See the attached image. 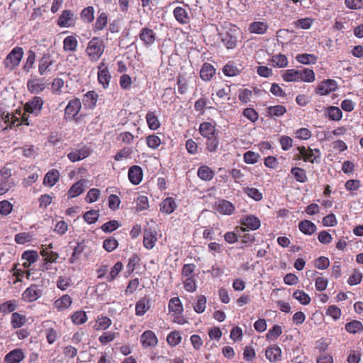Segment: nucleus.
<instances>
[{"instance_id":"9b49d317","label":"nucleus","mask_w":363,"mask_h":363,"mask_svg":"<svg viewBox=\"0 0 363 363\" xmlns=\"http://www.w3.org/2000/svg\"><path fill=\"white\" fill-rule=\"evenodd\" d=\"M27 87L30 93L40 94L45 89V83L43 79L33 77L28 80Z\"/></svg>"},{"instance_id":"37998d69","label":"nucleus","mask_w":363,"mask_h":363,"mask_svg":"<svg viewBox=\"0 0 363 363\" xmlns=\"http://www.w3.org/2000/svg\"><path fill=\"white\" fill-rule=\"evenodd\" d=\"M169 311L174 312L176 314H181L183 311V306L180 299L174 297L170 299L169 302Z\"/></svg>"},{"instance_id":"9d476101","label":"nucleus","mask_w":363,"mask_h":363,"mask_svg":"<svg viewBox=\"0 0 363 363\" xmlns=\"http://www.w3.org/2000/svg\"><path fill=\"white\" fill-rule=\"evenodd\" d=\"M82 107L81 101L78 99L71 100L65 110V116L66 119L74 118L79 112Z\"/></svg>"},{"instance_id":"f3484780","label":"nucleus","mask_w":363,"mask_h":363,"mask_svg":"<svg viewBox=\"0 0 363 363\" xmlns=\"http://www.w3.org/2000/svg\"><path fill=\"white\" fill-rule=\"evenodd\" d=\"M140 342L143 347H155L158 341L155 333L151 330H146L142 334Z\"/></svg>"},{"instance_id":"423d86ee","label":"nucleus","mask_w":363,"mask_h":363,"mask_svg":"<svg viewBox=\"0 0 363 363\" xmlns=\"http://www.w3.org/2000/svg\"><path fill=\"white\" fill-rule=\"evenodd\" d=\"M15 184L11 179V172L9 169L2 168L0 169V196L4 195Z\"/></svg>"},{"instance_id":"7ed1b4c3","label":"nucleus","mask_w":363,"mask_h":363,"mask_svg":"<svg viewBox=\"0 0 363 363\" xmlns=\"http://www.w3.org/2000/svg\"><path fill=\"white\" fill-rule=\"evenodd\" d=\"M298 154L295 155V160H303L305 162L319 163L321 158L320 150L318 148L312 149L310 147L298 146Z\"/></svg>"},{"instance_id":"f03ea898","label":"nucleus","mask_w":363,"mask_h":363,"mask_svg":"<svg viewBox=\"0 0 363 363\" xmlns=\"http://www.w3.org/2000/svg\"><path fill=\"white\" fill-rule=\"evenodd\" d=\"M239 35V29L235 26L230 25L223 28L219 33V38L223 46L232 50L237 47Z\"/></svg>"},{"instance_id":"13d9d810","label":"nucleus","mask_w":363,"mask_h":363,"mask_svg":"<svg viewBox=\"0 0 363 363\" xmlns=\"http://www.w3.org/2000/svg\"><path fill=\"white\" fill-rule=\"evenodd\" d=\"M99 213L98 211L96 210H91L87 212H86L83 218L85 220L86 223L89 224L94 223L99 218Z\"/></svg>"},{"instance_id":"1a4fd4ad","label":"nucleus","mask_w":363,"mask_h":363,"mask_svg":"<svg viewBox=\"0 0 363 363\" xmlns=\"http://www.w3.org/2000/svg\"><path fill=\"white\" fill-rule=\"evenodd\" d=\"M139 38L145 47L152 46L156 39V33L150 28L145 27L140 30Z\"/></svg>"},{"instance_id":"aec40b11","label":"nucleus","mask_w":363,"mask_h":363,"mask_svg":"<svg viewBox=\"0 0 363 363\" xmlns=\"http://www.w3.org/2000/svg\"><path fill=\"white\" fill-rule=\"evenodd\" d=\"M104 66V63H101L99 66L98 80L106 88L109 84L111 76L107 67H103Z\"/></svg>"},{"instance_id":"58836bf2","label":"nucleus","mask_w":363,"mask_h":363,"mask_svg":"<svg viewBox=\"0 0 363 363\" xmlns=\"http://www.w3.org/2000/svg\"><path fill=\"white\" fill-rule=\"evenodd\" d=\"M291 173L293 175L294 178L296 179V181L304 183L307 181V174L306 171L301 168V167H293L291 169Z\"/></svg>"},{"instance_id":"39448f33","label":"nucleus","mask_w":363,"mask_h":363,"mask_svg":"<svg viewBox=\"0 0 363 363\" xmlns=\"http://www.w3.org/2000/svg\"><path fill=\"white\" fill-rule=\"evenodd\" d=\"M23 56V50L21 47L14 48L6 56L4 61V66L9 70L18 67Z\"/></svg>"},{"instance_id":"bf43d9fd","label":"nucleus","mask_w":363,"mask_h":363,"mask_svg":"<svg viewBox=\"0 0 363 363\" xmlns=\"http://www.w3.org/2000/svg\"><path fill=\"white\" fill-rule=\"evenodd\" d=\"M341 314L342 311L340 308L335 305L330 306L326 311V315L330 316L335 320H338Z\"/></svg>"},{"instance_id":"f8f14e48","label":"nucleus","mask_w":363,"mask_h":363,"mask_svg":"<svg viewBox=\"0 0 363 363\" xmlns=\"http://www.w3.org/2000/svg\"><path fill=\"white\" fill-rule=\"evenodd\" d=\"M337 87V82L334 79H326L323 81L317 87L316 92L321 95H327L334 91Z\"/></svg>"},{"instance_id":"20e7f679","label":"nucleus","mask_w":363,"mask_h":363,"mask_svg":"<svg viewBox=\"0 0 363 363\" xmlns=\"http://www.w3.org/2000/svg\"><path fill=\"white\" fill-rule=\"evenodd\" d=\"M105 45L102 39L94 37L87 44L86 52L92 62H96L103 55Z\"/></svg>"},{"instance_id":"ea45409f","label":"nucleus","mask_w":363,"mask_h":363,"mask_svg":"<svg viewBox=\"0 0 363 363\" xmlns=\"http://www.w3.org/2000/svg\"><path fill=\"white\" fill-rule=\"evenodd\" d=\"M72 16H73V13L70 11H69V10L64 11L57 20V24L60 27L70 26H71L70 21H71Z\"/></svg>"},{"instance_id":"864d4df0","label":"nucleus","mask_w":363,"mask_h":363,"mask_svg":"<svg viewBox=\"0 0 363 363\" xmlns=\"http://www.w3.org/2000/svg\"><path fill=\"white\" fill-rule=\"evenodd\" d=\"M72 320L76 325H81L87 320V316L84 311H79L72 315Z\"/></svg>"},{"instance_id":"bb28decb","label":"nucleus","mask_w":363,"mask_h":363,"mask_svg":"<svg viewBox=\"0 0 363 363\" xmlns=\"http://www.w3.org/2000/svg\"><path fill=\"white\" fill-rule=\"evenodd\" d=\"M156 232L145 230L143 236V245L145 248L150 250L155 247L157 241Z\"/></svg>"},{"instance_id":"393cba45","label":"nucleus","mask_w":363,"mask_h":363,"mask_svg":"<svg viewBox=\"0 0 363 363\" xmlns=\"http://www.w3.org/2000/svg\"><path fill=\"white\" fill-rule=\"evenodd\" d=\"M298 229L303 234L311 235L315 232L317 228L312 221L303 220L298 223Z\"/></svg>"},{"instance_id":"e433bc0d","label":"nucleus","mask_w":363,"mask_h":363,"mask_svg":"<svg viewBox=\"0 0 363 363\" xmlns=\"http://www.w3.org/2000/svg\"><path fill=\"white\" fill-rule=\"evenodd\" d=\"M98 94L94 91H88L84 96V105L89 108H93L97 102Z\"/></svg>"},{"instance_id":"0eeeda50","label":"nucleus","mask_w":363,"mask_h":363,"mask_svg":"<svg viewBox=\"0 0 363 363\" xmlns=\"http://www.w3.org/2000/svg\"><path fill=\"white\" fill-rule=\"evenodd\" d=\"M1 121H4V123L6 124V126L4 128V130H6L8 128L11 129L13 126H19L21 124L19 118L0 108V122Z\"/></svg>"},{"instance_id":"4be33fe9","label":"nucleus","mask_w":363,"mask_h":363,"mask_svg":"<svg viewBox=\"0 0 363 363\" xmlns=\"http://www.w3.org/2000/svg\"><path fill=\"white\" fill-rule=\"evenodd\" d=\"M325 113L330 121H340L342 118L341 109L335 106H328L325 109Z\"/></svg>"},{"instance_id":"49530a36","label":"nucleus","mask_w":363,"mask_h":363,"mask_svg":"<svg viewBox=\"0 0 363 363\" xmlns=\"http://www.w3.org/2000/svg\"><path fill=\"white\" fill-rule=\"evenodd\" d=\"M81 18L85 23H91L94 19V9L93 6L84 8L81 13Z\"/></svg>"},{"instance_id":"052dcab7","label":"nucleus","mask_w":363,"mask_h":363,"mask_svg":"<svg viewBox=\"0 0 363 363\" xmlns=\"http://www.w3.org/2000/svg\"><path fill=\"white\" fill-rule=\"evenodd\" d=\"M314 265L318 269H326L330 266V260L328 257L321 256L315 260Z\"/></svg>"},{"instance_id":"f257e3e1","label":"nucleus","mask_w":363,"mask_h":363,"mask_svg":"<svg viewBox=\"0 0 363 363\" xmlns=\"http://www.w3.org/2000/svg\"><path fill=\"white\" fill-rule=\"evenodd\" d=\"M282 78L286 82H313L315 77L313 69L302 67L301 69H290L284 71Z\"/></svg>"},{"instance_id":"c756f323","label":"nucleus","mask_w":363,"mask_h":363,"mask_svg":"<svg viewBox=\"0 0 363 363\" xmlns=\"http://www.w3.org/2000/svg\"><path fill=\"white\" fill-rule=\"evenodd\" d=\"M150 308V301L146 298L140 299L135 305V314L138 316L143 315Z\"/></svg>"},{"instance_id":"a211bd4d","label":"nucleus","mask_w":363,"mask_h":363,"mask_svg":"<svg viewBox=\"0 0 363 363\" xmlns=\"http://www.w3.org/2000/svg\"><path fill=\"white\" fill-rule=\"evenodd\" d=\"M128 178L133 184H139L143 179L142 168L137 165L131 167L128 170Z\"/></svg>"},{"instance_id":"c9c22d12","label":"nucleus","mask_w":363,"mask_h":363,"mask_svg":"<svg viewBox=\"0 0 363 363\" xmlns=\"http://www.w3.org/2000/svg\"><path fill=\"white\" fill-rule=\"evenodd\" d=\"M176 206L174 200L171 197H168L162 202L160 211L167 214H170L175 210Z\"/></svg>"},{"instance_id":"69168bd1","label":"nucleus","mask_w":363,"mask_h":363,"mask_svg":"<svg viewBox=\"0 0 363 363\" xmlns=\"http://www.w3.org/2000/svg\"><path fill=\"white\" fill-rule=\"evenodd\" d=\"M118 245V241L114 238L106 239L103 242L104 248L108 252L113 251Z\"/></svg>"},{"instance_id":"5fc2aeb1","label":"nucleus","mask_w":363,"mask_h":363,"mask_svg":"<svg viewBox=\"0 0 363 363\" xmlns=\"http://www.w3.org/2000/svg\"><path fill=\"white\" fill-rule=\"evenodd\" d=\"M108 16L106 13L102 12L96 18L95 23V29L97 30H103L107 25Z\"/></svg>"},{"instance_id":"09e8293b","label":"nucleus","mask_w":363,"mask_h":363,"mask_svg":"<svg viewBox=\"0 0 363 363\" xmlns=\"http://www.w3.org/2000/svg\"><path fill=\"white\" fill-rule=\"evenodd\" d=\"M293 298L298 301L303 305H308L311 302V298L305 291L296 290L293 294Z\"/></svg>"},{"instance_id":"774afa93","label":"nucleus","mask_w":363,"mask_h":363,"mask_svg":"<svg viewBox=\"0 0 363 363\" xmlns=\"http://www.w3.org/2000/svg\"><path fill=\"white\" fill-rule=\"evenodd\" d=\"M345 4L346 7L350 9H363V0H345Z\"/></svg>"},{"instance_id":"680f3d73","label":"nucleus","mask_w":363,"mask_h":363,"mask_svg":"<svg viewBox=\"0 0 363 363\" xmlns=\"http://www.w3.org/2000/svg\"><path fill=\"white\" fill-rule=\"evenodd\" d=\"M294 135L296 138L304 140H308L312 135L311 130L306 128H301L296 130Z\"/></svg>"},{"instance_id":"f704fd0d","label":"nucleus","mask_w":363,"mask_h":363,"mask_svg":"<svg viewBox=\"0 0 363 363\" xmlns=\"http://www.w3.org/2000/svg\"><path fill=\"white\" fill-rule=\"evenodd\" d=\"M60 173L57 169H52L48 172L43 179L45 185L53 186L59 179Z\"/></svg>"},{"instance_id":"6e6d98bb","label":"nucleus","mask_w":363,"mask_h":363,"mask_svg":"<svg viewBox=\"0 0 363 363\" xmlns=\"http://www.w3.org/2000/svg\"><path fill=\"white\" fill-rule=\"evenodd\" d=\"M206 298L203 295L198 297L196 303L194 305V311L198 313H203L206 309Z\"/></svg>"},{"instance_id":"4468645a","label":"nucleus","mask_w":363,"mask_h":363,"mask_svg":"<svg viewBox=\"0 0 363 363\" xmlns=\"http://www.w3.org/2000/svg\"><path fill=\"white\" fill-rule=\"evenodd\" d=\"M190 10L187 5L184 7L177 6L174 10V16L177 21L182 24H187L190 22V13L188 12L186 8Z\"/></svg>"},{"instance_id":"6e6552de","label":"nucleus","mask_w":363,"mask_h":363,"mask_svg":"<svg viewBox=\"0 0 363 363\" xmlns=\"http://www.w3.org/2000/svg\"><path fill=\"white\" fill-rule=\"evenodd\" d=\"M43 100L40 96H34L26 103L24 110L26 112L38 115L42 110Z\"/></svg>"},{"instance_id":"a19ab883","label":"nucleus","mask_w":363,"mask_h":363,"mask_svg":"<svg viewBox=\"0 0 363 363\" xmlns=\"http://www.w3.org/2000/svg\"><path fill=\"white\" fill-rule=\"evenodd\" d=\"M146 121L148 127L153 130L158 129L160 126V121L154 112H148L146 115Z\"/></svg>"},{"instance_id":"5701e85b","label":"nucleus","mask_w":363,"mask_h":363,"mask_svg":"<svg viewBox=\"0 0 363 363\" xmlns=\"http://www.w3.org/2000/svg\"><path fill=\"white\" fill-rule=\"evenodd\" d=\"M241 225L247 229L257 230L260 226L259 220L254 216H246L241 220Z\"/></svg>"},{"instance_id":"338daca9","label":"nucleus","mask_w":363,"mask_h":363,"mask_svg":"<svg viewBox=\"0 0 363 363\" xmlns=\"http://www.w3.org/2000/svg\"><path fill=\"white\" fill-rule=\"evenodd\" d=\"M146 142L149 147L152 149H156L160 146L161 140L158 136L152 135L147 137Z\"/></svg>"},{"instance_id":"412c9836","label":"nucleus","mask_w":363,"mask_h":363,"mask_svg":"<svg viewBox=\"0 0 363 363\" xmlns=\"http://www.w3.org/2000/svg\"><path fill=\"white\" fill-rule=\"evenodd\" d=\"M216 211L224 215H230L235 210L234 206L228 201L221 200L216 203Z\"/></svg>"},{"instance_id":"3c124183","label":"nucleus","mask_w":363,"mask_h":363,"mask_svg":"<svg viewBox=\"0 0 363 363\" xmlns=\"http://www.w3.org/2000/svg\"><path fill=\"white\" fill-rule=\"evenodd\" d=\"M35 52L31 50H30L28 52V57L26 59V63L24 64L23 67V69L26 72H29L30 71V69L33 68V66L35 63Z\"/></svg>"},{"instance_id":"4c0bfd02","label":"nucleus","mask_w":363,"mask_h":363,"mask_svg":"<svg viewBox=\"0 0 363 363\" xmlns=\"http://www.w3.org/2000/svg\"><path fill=\"white\" fill-rule=\"evenodd\" d=\"M27 319L23 315L18 313H13L11 315V325L13 328H19L25 325Z\"/></svg>"},{"instance_id":"ddd939ff","label":"nucleus","mask_w":363,"mask_h":363,"mask_svg":"<svg viewBox=\"0 0 363 363\" xmlns=\"http://www.w3.org/2000/svg\"><path fill=\"white\" fill-rule=\"evenodd\" d=\"M42 295V291L35 284L31 285L27 288L23 293V299L28 302H33L39 298Z\"/></svg>"},{"instance_id":"4d7b16f0","label":"nucleus","mask_w":363,"mask_h":363,"mask_svg":"<svg viewBox=\"0 0 363 363\" xmlns=\"http://www.w3.org/2000/svg\"><path fill=\"white\" fill-rule=\"evenodd\" d=\"M182 336L180 333L177 331L172 332L167 337L168 344L171 346H176L181 342Z\"/></svg>"},{"instance_id":"7c9ffc66","label":"nucleus","mask_w":363,"mask_h":363,"mask_svg":"<svg viewBox=\"0 0 363 363\" xmlns=\"http://www.w3.org/2000/svg\"><path fill=\"white\" fill-rule=\"evenodd\" d=\"M197 175L203 181H211L213 178L215 174L209 167L202 165L198 169Z\"/></svg>"},{"instance_id":"de8ad7c7","label":"nucleus","mask_w":363,"mask_h":363,"mask_svg":"<svg viewBox=\"0 0 363 363\" xmlns=\"http://www.w3.org/2000/svg\"><path fill=\"white\" fill-rule=\"evenodd\" d=\"M17 306L16 301H7L0 305V313H9L13 312L17 308Z\"/></svg>"},{"instance_id":"a18cd8bd","label":"nucleus","mask_w":363,"mask_h":363,"mask_svg":"<svg viewBox=\"0 0 363 363\" xmlns=\"http://www.w3.org/2000/svg\"><path fill=\"white\" fill-rule=\"evenodd\" d=\"M84 191V185L82 181L74 183L68 191V197L74 198L80 195Z\"/></svg>"},{"instance_id":"a878e982","label":"nucleus","mask_w":363,"mask_h":363,"mask_svg":"<svg viewBox=\"0 0 363 363\" xmlns=\"http://www.w3.org/2000/svg\"><path fill=\"white\" fill-rule=\"evenodd\" d=\"M72 303V298L68 294H65L54 302V306L59 311H64L69 308Z\"/></svg>"},{"instance_id":"cd10ccee","label":"nucleus","mask_w":363,"mask_h":363,"mask_svg":"<svg viewBox=\"0 0 363 363\" xmlns=\"http://www.w3.org/2000/svg\"><path fill=\"white\" fill-rule=\"evenodd\" d=\"M345 330L350 334L363 333V324L357 320L347 323L345 325Z\"/></svg>"},{"instance_id":"2eb2a0df","label":"nucleus","mask_w":363,"mask_h":363,"mask_svg":"<svg viewBox=\"0 0 363 363\" xmlns=\"http://www.w3.org/2000/svg\"><path fill=\"white\" fill-rule=\"evenodd\" d=\"M90 155V151L89 147H82L79 149H74L72 150L68 155L67 157L69 160L72 162H75L77 161L82 160L85 158H86Z\"/></svg>"},{"instance_id":"6ab92c4d","label":"nucleus","mask_w":363,"mask_h":363,"mask_svg":"<svg viewBox=\"0 0 363 363\" xmlns=\"http://www.w3.org/2000/svg\"><path fill=\"white\" fill-rule=\"evenodd\" d=\"M53 64V60L51 55L45 53L39 60L38 72L40 75H44L46 72L50 71L49 68Z\"/></svg>"},{"instance_id":"c85d7f7f","label":"nucleus","mask_w":363,"mask_h":363,"mask_svg":"<svg viewBox=\"0 0 363 363\" xmlns=\"http://www.w3.org/2000/svg\"><path fill=\"white\" fill-rule=\"evenodd\" d=\"M296 60L303 65H314L318 60V56L313 54L302 53L297 55Z\"/></svg>"},{"instance_id":"e2e57ef3","label":"nucleus","mask_w":363,"mask_h":363,"mask_svg":"<svg viewBox=\"0 0 363 363\" xmlns=\"http://www.w3.org/2000/svg\"><path fill=\"white\" fill-rule=\"evenodd\" d=\"M123 269V264L121 262H116L111 268L109 275L107 277L108 281H112Z\"/></svg>"},{"instance_id":"473e14b6","label":"nucleus","mask_w":363,"mask_h":363,"mask_svg":"<svg viewBox=\"0 0 363 363\" xmlns=\"http://www.w3.org/2000/svg\"><path fill=\"white\" fill-rule=\"evenodd\" d=\"M78 41L73 35L66 37L63 40V49L66 52H74L77 50Z\"/></svg>"},{"instance_id":"b1692460","label":"nucleus","mask_w":363,"mask_h":363,"mask_svg":"<svg viewBox=\"0 0 363 363\" xmlns=\"http://www.w3.org/2000/svg\"><path fill=\"white\" fill-rule=\"evenodd\" d=\"M52 324V322L50 320L45 321L43 323V327L48 328L45 330V333H46V338H47L48 342L49 344L54 343L58 337L57 332L53 328H52L50 326Z\"/></svg>"},{"instance_id":"72a5a7b5","label":"nucleus","mask_w":363,"mask_h":363,"mask_svg":"<svg viewBox=\"0 0 363 363\" xmlns=\"http://www.w3.org/2000/svg\"><path fill=\"white\" fill-rule=\"evenodd\" d=\"M215 74V69L213 65L208 63L203 64L201 71L200 77L204 81H209Z\"/></svg>"},{"instance_id":"0e129e2a","label":"nucleus","mask_w":363,"mask_h":363,"mask_svg":"<svg viewBox=\"0 0 363 363\" xmlns=\"http://www.w3.org/2000/svg\"><path fill=\"white\" fill-rule=\"evenodd\" d=\"M72 283V279L68 277H59L57 281V286L62 290H66L69 286H70Z\"/></svg>"},{"instance_id":"c03bdc74","label":"nucleus","mask_w":363,"mask_h":363,"mask_svg":"<svg viewBox=\"0 0 363 363\" xmlns=\"http://www.w3.org/2000/svg\"><path fill=\"white\" fill-rule=\"evenodd\" d=\"M313 23V19L309 17L299 18L293 23L296 28L309 29Z\"/></svg>"},{"instance_id":"dca6fc26","label":"nucleus","mask_w":363,"mask_h":363,"mask_svg":"<svg viewBox=\"0 0 363 363\" xmlns=\"http://www.w3.org/2000/svg\"><path fill=\"white\" fill-rule=\"evenodd\" d=\"M25 358L24 352L17 348L9 352L4 357V363H19Z\"/></svg>"},{"instance_id":"603ef678","label":"nucleus","mask_w":363,"mask_h":363,"mask_svg":"<svg viewBox=\"0 0 363 363\" xmlns=\"http://www.w3.org/2000/svg\"><path fill=\"white\" fill-rule=\"evenodd\" d=\"M225 75L228 77H234L240 73L239 69L232 62H228L223 69Z\"/></svg>"},{"instance_id":"8fccbe9b","label":"nucleus","mask_w":363,"mask_h":363,"mask_svg":"<svg viewBox=\"0 0 363 363\" xmlns=\"http://www.w3.org/2000/svg\"><path fill=\"white\" fill-rule=\"evenodd\" d=\"M267 29V25L263 22H254L251 23L249 26V30L251 33H257V34H262Z\"/></svg>"},{"instance_id":"79ce46f5","label":"nucleus","mask_w":363,"mask_h":363,"mask_svg":"<svg viewBox=\"0 0 363 363\" xmlns=\"http://www.w3.org/2000/svg\"><path fill=\"white\" fill-rule=\"evenodd\" d=\"M111 325V320L106 316L98 317L94 326L96 330H104L107 329Z\"/></svg>"},{"instance_id":"2f4dec72","label":"nucleus","mask_w":363,"mask_h":363,"mask_svg":"<svg viewBox=\"0 0 363 363\" xmlns=\"http://www.w3.org/2000/svg\"><path fill=\"white\" fill-rule=\"evenodd\" d=\"M215 131V126L208 122H203L199 126L200 133L206 138H210L213 136Z\"/></svg>"}]
</instances>
